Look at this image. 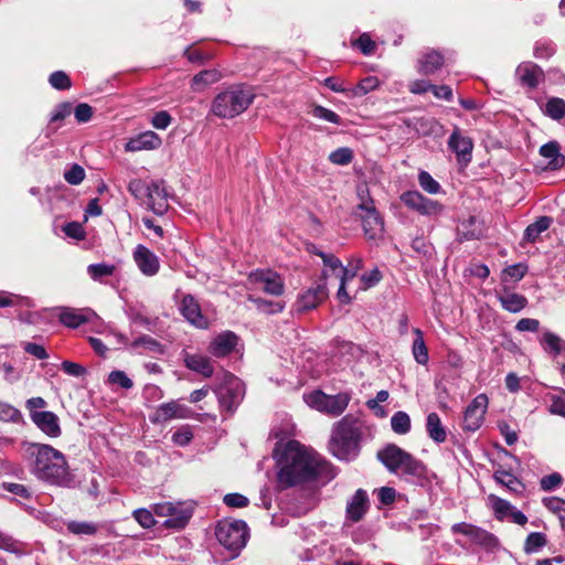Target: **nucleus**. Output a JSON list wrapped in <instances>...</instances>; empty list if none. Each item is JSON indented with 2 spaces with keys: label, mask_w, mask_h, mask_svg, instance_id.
Instances as JSON below:
<instances>
[{
  "label": "nucleus",
  "mask_w": 565,
  "mask_h": 565,
  "mask_svg": "<svg viewBox=\"0 0 565 565\" xmlns=\"http://www.w3.org/2000/svg\"><path fill=\"white\" fill-rule=\"evenodd\" d=\"M276 478L281 490L310 482L320 477L327 462L312 449L297 440H288L274 450Z\"/></svg>",
  "instance_id": "nucleus-1"
},
{
  "label": "nucleus",
  "mask_w": 565,
  "mask_h": 565,
  "mask_svg": "<svg viewBox=\"0 0 565 565\" xmlns=\"http://www.w3.org/2000/svg\"><path fill=\"white\" fill-rule=\"evenodd\" d=\"M24 456L30 472L38 480L63 488L76 487V478L62 451L46 444L28 443L24 445Z\"/></svg>",
  "instance_id": "nucleus-2"
},
{
  "label": "nucleus",
  "mask_w": 565,
  "mask_h": 565,
  "mask_svg": "<svg viewBox=\"0 0 565 565\" xmlns=\"http://www.w3.org/2000/svg\"><path fill=\"white\" fill-rule=\"evenodd\" d=\"M370 435L365 420L356 415L348 414L332 426L329 449L339 460L353 461L361 451L363 439Z\"/></svg>",
  "instance_id": "nucleus-3"
},
{
  "label": "nucleus",
  "mask_w": 565,
  "mask_h": 565,
  "mask_svg": "<svg viewBox=\"0 0 565 565\" xmlns=\"http://www.w3.org/2000/svg\"><path fill=\"white\" fill-rule=\"evenodd\" d=\"M377 459L385 468L405 481L422 488H428L437 479L426 465L395 444L377 451Z\"/></svg>",
  "instance_id": "nucleus-4"
},
{
  "label": "nucleus",
  "mask_w": 565,
  "mask_h": 565,
  "mask_svg": "<svg viewBox=\"0 0 565 565\" xmlns=\"http://www.w3.org/2000/svg\"><path fill=\"white\" fill-rule=\"evenodd\" d=\"M254 98L252 88L232 85L214 97L211 110L216 117L231 119L244 113Z\"/></svg>",
  "instance_id": "nucleus-5"
},
{
  "label": "nucleus",
  "mask_w": 565,
  "mask_h": 565,
  "mask_svg": "<svg viewBox=\"0 0 565 565\" xmlns=\"http://www.w3.org/2000/svg\"><path fill=\"white\" fill-rule=\"evenodd\" d=\"M215 535L220 544L236 556L246 545L248 527L242 520H225L217 524Z\"/></svg>",
  "instance_id": "nucleus-6"
},
{
  "label": "nucleus",
  "mask_w": 565,
  "mask_h": 565,
  "mask_svg": "<svg viewBox=\"0 0 565 565\" xmlns=\"http://www.w3.org/2000/svg\"><path fill=\"white\" fill-rule=\"evenodd\" d=\"M308 406L332 417L340 416L348 407L351 396L348 393L327 395L322 391H315L303 395Z\"/></svg>",
  "instance_id": "nucleus-7"
},
{
  "label": "nucleus",
  "mask_w": 565,
  "mask_h": 565,
  "mask_svg": "<svg viewBox=\"0 0 565 565\" xmlns=\"http://www.w3.org/2000/svg\"><path fill=\"white\" fill-rule=\"evenodd\" d=\"M154 514L167 518L163 525L168 529H183L193 515V507L188 502H161L153 507Z\"/></svg>",
  "instance_id": "nucleus-8"
},
{
  "label": "nucleus",
  "mask_w": 565,
  "mask_h": 565,
  "mask_svg": "<svg viewBox=\"0 0 565 565\" xmlns=\"http://www.w3.org/2000/svg\"><path fill=\"white\" fill-rule=\"evenodd\" d=\"M328 298L327 273L322 271L321 276L310 286L303 288L297 296L295 309L297 312H306L316 309Z\"/></svg>",
  "instance_id": "nucleus-9"
},
{
  "label": "nucleus",
  "mask_w": 565,
  "mask_h": 565,
  "mask_svg": "<svg viewBox=\"0 0 565 565\" xmlns=\"http://www.w3.org/2000/svg\"><path fill=\"white\" fill-rule=\"evenodd\" d=\"M364 235L369 239L380 238L384 232V221L374 205L371 198H362L361 203L358 205Z\"/></svg>",
  "instance_id": "nucleus-10"
},
{
  "label": "nucleus",
  "mask_w": 565,
  "mask_h": 565,
  "mask_svg": "<svg viewBox=\"0 0 565 565\" xmlns=\"http://www.w3.org/2000/svg\"><path fill=\"white\" fill-rule=\"evenodd\" d=\"M220 407L223 411L232 413L241 403L244 395L242 382L232 374L225 375V381L216 390Z\"/></svg>",
  "instance_id": "nucleus-11"
},
{
  "label": "nucleus",
  "mask_w": 565,
  "mask_h": 565,
  "mask_svg": "<svg viewBox=\"0 0 565 565\" xmlns=\"http://www.w3.org/2000/svg\"><path fill=\"white\" fill-rule=\"evenodd\" d=\"M248 284L254 288L262 289L270 296H281L285 292L284 278L271 269H256L249 273Z\"/></svg>",
  "instance_id": "nucleus-12"
},
{
  "label": "nucleus",
  "mask_w": 565,
  "mask_h": 565,
  "mask_svg": "<svg viewBox=\"0 0 565 565\" xmlns=\"http://www.w3.org/2000/svg\"><path fill=\"white\" fill-rule=\"evenodd\" d=\"M452 534H462L467 536L471 543L482 548L493 552L499 547V540L492 533L470 523L460 522L451 526Z\"/></svg>",
  "instance_id": "nucleus-13"
},
{
  "label": "nucleus",
  "mask_w": 565,
  "mask_h": 565,
  "mask_svg": "<svg viewBox=\"0 0 565 565\" xmlns=\"http://www.w3.org/2000/svg\"><path fill=\"white\" fill-rule=\"evenodd\" d=\"M488 404L489 399L486 394H479L470 402L463 413V430L476 431L481 427L488 409Z\"/></svg>",
  "instance_id": "nucleus-14"
},
{
  "label": "nucleus",
  "mask_w": 565,
  "mask_h": 565,
  "mask_svg": "<svg viewBox=\"0 0 565 565\" xmlns=\"http://www.w3.org/2000/svg\"><path fill=\"white\" fill-rule=\"evenodd\" d=\"M401 201L411 210L422 215H438L443 212V205L437 201L424 196L418 191H406L401 194Z\"/></svg>",
  "instance_id": "nucleus-15"
},
{
  "label": "nucleus",
  "mask_w": 565,
  "mask_h": 565,
  "mask_svg": "<svg viewBox=\"0 0 565 565\" xmlns=\"http://www.w3.org/2000/svg\"><path fill=\"white\" fill-rule=\"evenodd\" d=\"M488 502L497 520L504 521L510 519V521L515 524H526V515L522 511L518 510L514 505H512L509 501L498 495L489 494Z\"/></svg>",
  "instance_id": "nucleus-16"
},
{
  "label": "nucleus",
  "mask_w": 565,
  "mask_h": 565,
  "mask_svg": "<svg viewBox=\"0 0 565 565\" xmlns=\"http://www.w3.org/2000/svg\"><path fill=\"white\" fill-rule=\"evenodd\" d=\"M370 509V500L365 490L358 489L348 500L344 525L360 522Z\"/></svg>",
  "instance_id": "nucleus-17"
},
{
  "label": "nucleus",
  "mask_w": 565,
  "mask_h": 565,
  "mask_svg": "<svg viewBox=\"0 0 565 565\" xmlns=\"http://www.w3.org/2000/svg\"><path fill=\"white\" fill-rule=\"evenodd\" d=\"M448 147L456 153L460 164L467 166L471 161L473 142L470 137L462 134L460 128L455 127L452 130L448 139Z\"/></svg>",
  "instance_id": "nucleus-18"
},
{
  "label": "nucleus",
  "mask_w": 565,
  "mask_h": 565,
  "mask_svg": "<svg viewBox=\"0 0 565 565\" xmlns=\"http://www.w3.org/2000/svg\"><path fill=\"white\" fill-rule=\"evenodd\" d=\"M148 207L157 215H163L168 207V193L164 181L152 180L149 182V192L145 199Z\"/></svg>",
  "instance_id": "nucleus-19"
},
{
  "label": "nucleus",
  "mask_w": 565,
  "mask_h": 565,
  "mask_svg": "<svg viewBox=\"0 0 565 565\" xmlns=\"http://www.w3.org/2000/svg\"><path fill=\"white\" fill-rule=\"evenodd\" d=\"M134 260L141 271L147 277H153L160 269L159 257L145 245H137L132 253Z\"/></svg>",
  "instance_id": "nucleus-20"
},
{
  "label": "nucleus",
  "mask_w": 565,
  "mask_h": 565,
  "mask_svg": "<svg viewBox=\"0 0 565 565\" xmlns=\"http://www.w3.org/2000/svg\"><path fill=\"white\" fill-rule=\"evenodd\" d=\"M180 312L184 319L199 329H206L209 320L202 315L201 307L192 295H185L180 302Z\"/></svg>",
  "instance_id": "nucleus-21"
},
{
  "label": "nucleus",
  "mask_w": 565,
  "mask_h": 565,
  "mask_svg": "<svg viewBox=\"0 0 565 565\" xmlns=\"http://www.w3.org/2000/svg\"><path fill=\"white\" fill-rule=\"evenodd\" d=\"M238 343V337L230 330L223 331L211 340L207 351L215 358H224L231 354Z\"/></svg>",
  "instance_id": "nucleus-22"
},
{
  "label": "nucleus",
  "mask_w": 565,
  "mask_h": 565,
  "mask_svg": "<svg viewBox=\"0 0 565 565\" xmlns=\"http://www.w3.org/2000/svg\"><path fill=\"white\" fill-rule=\"evenodd\" d=\"M58 320L62 324L67 328L76 329L83 323L92 321L93 318H96V313L86 308V309H73L67 307H61L58 309Z\"/></svg>",
  "instance_id": "nucleus-23"
},
{
  "label": "nucleus",
  "mask_w": 565,
  "mask_h": 565,
  "mask_svg": "<svg viewBox=\"0 0 565 565\" xmlns=\"http://www.w3.org/2000/svg\"><path fill=\"white\" fill-rule=\"evenodd\" d=\"M31 420L49 437L56 438L62 434L60 419L53 412L41 411V413H32Z\"/></svg>",
  "instance_id": "nucleus-24"
},
{
  "label": "nucleus",
  "mask_w": 565,
  "mask_h": 565,
  "mask_svg": "<svg viewBox=\"0 0 565 565\" xmlns=\"http://www.w3.org/2000/svg\"><path fill=\"white\" fill-rule=\"evenodd\" d=\"M161 143L162 140L160 136L154 131L148 130L130 138L125 145V150L128 152L154 150L158 149Z\"/></svg>",
  "instance_id": "nucleus-25"
},
{
  "label": "nucleus",
  "mask_w": 565,
  "mask_h": 565,
  "mask_svg": "<svg viewBox=\"0 0 565 565\" xmlns=\"http://www.w3.org/2000/svg\"><path fill=\"white\" fill-rule=\"evenodd\" d=\"M182 359L184 365L195 372L201 374L204 377H211L214 372V366L209 356L202 353H191L188 351H182Z\"/></svg>",
  "instance_id": "nucleus-26"
},
{
  "label": "nucleus",
  "mask_w": 565,
  "mask_h": 565,
  "mask_svg": "<svg viewBox=\"0 0 565 565\" xmlns=\"http://www.w3.org/2000/svg\"><path fill=\"white\" fill-rule=\"evenodd\" d=\"M495 296L502 308L511 313L521 312L529 303L525 296L513 292L505 286Z\"/></svg>",
  "instance_id": "nucleus-27"
},
{
  "label": "nucleus",
  "mask_w": 565,
  "mask_h": 565,
  "mask_svg": "<svg viewBox=\"0 0 565 565\" xmlns=\"http://www.w3.org/2000/svg\"><path fill=\"white\" fill-rule=\"evenodd\" d=\"M515 75L523 86L535 88L543 78V71L536 64L525 62L516 67Z\"/></svg>",
  "instance_id": "nucleus-28"
},
{
  "label": "nucleus",
  "mask_w": 565,
  "mask_h": 565,
  "mask_svg": "<svg viewBox=\"0 0 565 565\" xmlns=\"http://www.w3.org/2000/svg\"><path fill=\"white\" fill-rule=\"evenodd\" d=\"M483 233L484 228L482 222L475 216L463 220L457 227V235L460 242L480 239Z\"/></svg>",
  "instance_id": "nucleus-29"
},
{
  "label": "nucleus",
  "mask_w": 565,
  "mask_h": 565,
  "mask_svg": "<svg viewBox=\"0 0 565 565\" xmlns=\"http://www.w3.org/2000/svg\"><path fill=\"white\" fill-rule=\"evenodd\" d=\"M444 56L440 52L429 50L423 53L418 60V72L423 75H431L444 65Z\"/></svg>",
  "instance_id": "nucleus-30"
},
{
  "label": "nucleus",
  "mask_w": 565,
  "mask_h": 565,
  "mask_svg": "<svg viewBox=\"0 0 565 565\" xmlns=\"http://www.w3.org/2000/svg\"><path fill=\"white\" fill-rule=\"evenodd\" d=\"M540 154L548 159L547 168L551 170L561 169L565 163V158L559 153V145L556 141H550L540 148Z\"/></svg>",
  "instance_id": "nucleus-31"
},
{
  "label": "nucleus",
  "mask_w": 565,
  "mask_h": 565,
  "mask_svg": "<svg viewBox=\"0 0 565 565\" xmlns=\"http://www.w3.org/2000/svg\"><path fill=\"white\" fill-rule=\"evenodd\" d=\"M553 218L550 216H540L535 222L527 225L523 234V241L527 243H535L540 235L547 231L552 225Z\"/></svg>",
  "instance_id": "nucleus-32"
},
{
  "label": "nucleus",
  "mask_w": 565,
  "mask_h": 565,
  "mask_svg": "<svg viewBox=\"0 0 565 565\" xmlns=\"http://www.w3.org/2000/svg\"><path fill=\"white\" fill-rule=\"evenodd\" d=\"M221 79V73L213 70H204L194 75L191 82V88L194 92H202L212 84L217 83Z\"/></svg>",
  "instance_id": "nucleus-33"
},
{
  "label": "nucleus",
  "mask_w": 565,
  "mask_h": 565,
  "mask_svg": "<svg viewBox=\"0 0 565 565\" xmlns=\"http://www.w3.org/2000/svg\"><path fill=\"white\" fill-rule=\"evenodd\" d=\"M426 430L428 436L435 443H444L447 437L445 427L441 424L440 417L437 413H429L426 418Z\"/></svg>",
  "instance_id": "nucleus-34"
},
{
  "label": "nucleus",
  "mask_w": 565,
  "mask_h": 565,
  "mask_svg": "<svg viewBox=\"0 0 565 565\" xmlns=\"http://www.w3.org/2000/svg\"><path fill=\"white\" fill-rule=\"evenodd\" d=\"M181 406L172 401L169 403L161 404L153 416L151 417L152 423H163L172 418L181 417Z\"/></svg>",
  "instance_id": "nucleus-35"
},
{
  "label": "nucleus",
  "mask_w": 565,
  "mask_h": 565,
  "mask_svg": "<svg viewBox=\"0 0 565 565\" xmlns=\"http://www.w3.org/2000/svg\"><path fill=\"white\" fill-rule=\"evenodd\" d=\"M494 480L508 488L513 493H522L524 490L523 483L511 472L499 469L493 475Z\"/></svg>",
  "instance_id": "nucleus-36"
},
{
  "label": "nucleus",
  "mask_w": 565,
  "mask_h": 565,
  "mask_svg": "<svg viewBox=\"0 0 565 565\" xmlns=\"http://www.w3.org/2000/svg\"><path fill=\"white\" fill-rule=\"evenodd\" d=\"M416 338L413 342V354L418 364L426 365L429 360L428 350L424 341L423 332L419 329H414Z\"/></svg>",
  "instance_id": "nucleus-37"
},
{
  "label": "nucleus",
  "mask_w": 565,
  "mask_h": 565,
  "mask_svg": "<svg viewBox=\"0 0 565 565\" xmlns=\"http://www.w3.org/2000/svg\"><path fill=\"white\" fill-rule=\"evenodd\" d=\"M248 300L255 305L257 310L264 313H278L285 308V303L280 301H270L260 297L248 296Z\"/></svg>",
  "instance_id": "nucleus-38"
},
{
  "label": "nucleus",
  "mask_w": 565,
  "mask_h": 565,
  "mask_svg": "<svg viewBox=\"0 0 565 565\" xmlns=\"http://www.w3.org/2000/svg\"><path fill=\"white\" fill-rule=\"evenodd\" d=\"M392 430L398 435H406L411 430V417L406 412L398 411L391 418Z\"/></svg>",
  "instance_id": "nucleus-39"
},
{
  "label": "nucleus",
  "mask_w": 565,
  "mask_h": 565,
  "mask_svg": "<svg viewBox=\"0 0 565 565\" xmlns=\"http://www.w3.org/2000/svg\"><path fill=\"white\" fill-rule=\"evenodd\" d=\"M130 347L132 349L143 348L146 351L157 353V354L163 353L162 344L150 335H142V337L135 339L130 343Z\"/></svg>",
  "instance_id": "nucleus-40"
},
{
  "label": "nucleus",
  "mask_w": 565,
  "mask_h": 565,
  "mask_svg": "<svg viewBox=\"0 0 565 565\" xmlns=\"http://www.w3.org/2000/svg\"><path fill=\"white\" fill-rule=\"evenodd\" d=\"M313 253L322 259V263L326 267L322 271L327 273V277L329 276V273L338 277V273L343 266L341 260L334 255L321 250H315Z\"/></svg>",
  "instance_id": "nucleus-41"
},
{
  "label": "nucleus",
  "mask_w": 565,
  "mask_h": 565,
  "mask_svg": "<svg viewBox=\"0 0 565 565\" xmlns=\"http://www.w3.org/2000/svg\"><path fill=\"white\" fill-rule=\"evenodd\" d=\"M545 114L554 120L565 116V100L558 97L550 98L545 104Z\"/></svg>",
  "instance_id": "nucleus-42"
},
{
  "label": "nucleus",
  "mask_w": 565,
  "mask_h": 565,
  "mask_svg": "<svg viewBox=\"0 0 565 565\" xmlns=\"http://www.w3.org/2000/svg\"><path fill=\"white\" fill-rule=\"evenodd\" d=\"M31 305L28 297L19 296L9 291L0 290V308Z\"/></svg>",
  "instance_id": "nucleus-43"
},
{
  "label": "nucleus",
  "mask_w": 565,
  "mask_h": 565,
  "mask_svg": "<svg viewBox=\"0 0 565 565\" xmlns=\"http://www.w3.org/2000/svg\"><path fill=\"white\" fill-rule=\"evenodd\" d=\"M547 543L546 536L540 532H532L527 535L524 543V552L526 554L536 553Z\"/></svg>",
  "instance_id": "nucleus-44"
},
{
  "label": "nucleus",
  "mask_w": 565,
  "mask_h": 565,
  "mask_svg": "<svg viewBox=\"0 0 565 565\" xmlns=\"http://www.w3.org/2000/svg\"><path fill=\"white\" fill-rule=\"evenodd\" d=\"M380 85V79L376 76H367L359 82V84L351 90L353 96H363L376 89Z\"/></svg>",
  "instance_id": "nucleus-45"
},
{
  "label": "nucleus",
  "mask_w": 565,
  "mask_h": 565,
  "mask_svg": "<svg viewBox=\"0 0 565 565\" xmlns=\"http://www.w3.org/2000/svg\"><path fill=\"white\" fill-rule=\"evenodd\" d=\"M115 266L105 263L92 264L87 267V273L93 280H100L114 274Z\"/></svg>",
  "instance_id": "nucleus-46"
},
{
  "label": "nucleus",
  "mask_w": 565,
  "mask_h": 565,
  "mask_svg": "<svg viewBox=\"0 0 565 565\" xmlns=\"http://www.w3.org/2000/svg\"><path fill=\"white\" fill-rule=\"evenodd\" d=\"M329 160L337 166H348L353 160V151L348 147L338 148L329 154Z\"/></svg>",
  "instance_id": "nucleus-47"
},
{
  "label": "nucleus",
  "mask_w": 565,
  "mask_h": 565,
  "mask_svg": "<svg viewBox=\"0 0 565 565\" xmlns=\"http://www.w3.org/2000/svg\"><path fill=\"white\" fill-rule=\"evenodd\" d=\"M67 530L76 535H94L98 527L92 522L72 521L67 523Z\"/></svg>",
  "instance_id": "nucleus-48"
},
{
  "label": "nucleus",
  "mask_w": 565,
  "mask_h": 565,
  "mask_svg": "<svg viewBox=\"0 0 565 565\" xmlns=\"http://www.w3.org/2000/svg\"><path fill=\"white\" fill-rule=\"evenodd\" d=\"M50 85L57 90L70 89L72 82L70 76L63 71H55L49 77Z\"/></svg>",
  "instance_id": "nucleus-49"
},
{
  "label": "nucleus",
  "mask_w": 565,
  "mask_h": 565,
  "mask_svg": "<svg viewBox=\"0 0 565 565\" xmlns=\"http://www.w3.org/2000/svg\"><path fill=\"white\" fill-rule=\"evenodd\" d=\"M128 191L135 199L145 202L149 192V182H145L141 179H132L128 183Z\"/></svg>",
  "instance_id": "nucleus-50"
},
{
  "label": "nucleus",
  "mask_w": 565,
  "mask_h": 565,
  "mask_svg": "<svg viewBox=\"0 0 565 565\" xmlns=\"http://www.w3.org/2000/svg\"><path fill=\"white\" fill-rule=\"evenodd\" d=\"M527 266L522 263L508 266L502 273V282H505L508 279L519 281L525 276Z\"/></svg>",
  "instance_id": "nucleus-51"
},
{
  "label": "nucleus",
  "mask_w": 565,
  "mask_h": 565,
  "mask_svg": "<svg viewBox=\"0 0 565 565\" xmlns=\"http://www.w3.org/2000/svg\"><path fill=\"white\" fill-rule=\"evenodd\" d=\"M541 343L545 350H550L554 354H559L562 351L561 338L551 331H545L543 333Z\"/></svg>",
  "instance_id": "nucleus-52"
},
{
  "label": "nucleus",
  "mask_w": 565,
  "mask_h": 565,
  "mask_svg": "<svg viewBox=\"0 0 565 565\" xmlns=\"http://www.w3.org/2000/svg\"><path fill=\"white\" fill-rule=\"evenodd\" d=\"M418 182L420 188L429 194H436L440 191V184L427 171L419 172Z\"/></svg>",
  "instance_id": "nucleus-53"
},
{
  "label": "nucleus",
  "mask_w": 565,
  "mask_h": 565,
  "mask_svg": "<svg viewBox=\"0 0 565 565\" xmlns=\"http://www.w3.org/2000/svg\"><path fill=\"white\" fill-rule=\"evenodd\" d=\"M108 384L117 385L125 390H130L134 386V382L127 376L124 371H111L107 380Z\"/></svg>",
  "instance_id": "nucleus-54"
},
{
  "label": "nucleus",
  "mask_w": 565,
  "mask_h": 565,
  "mask_svg": "<svg viewBox=\"0 0 565 565\" xmlns=\"http://www.w3.org/2000/svg\"><path fill=\"white\" fill-rule=\"evenodd\" d=\"M21 412L9 403L0 401V420L18 423Z\"/></svg>",
  "instance_id": "nucleus-55"
},
{
  "label": "nucleus",
  "mask_w": 565,
  "mask_h": 565,
  "mask_svg": "<svg viewBox=\"0 0 565 565\" xmlns=\"http://www.w3.org/2000/svg\"><path fill=\"white\" fill-rule=\"evenodd\" d=\"M312 115L316 118H319L321 120H324V121H328V122H331L334 125L341 124V117L337 113H334L333 110L328 109L323 106H320V105H317L313 107Z\"/></svg>",
  "instance_id": "nucleus-56"
},
{
  "label": "nucleus",
  "mask_w": 565,
  "mask_h": 565,
  "mask_svg": "<svg viewBox=\"0 0 565 565\" xmlns=\"http://www.w3.org/2000/svg\"><path fill=\"white\" fill-rule=\"evenodd\" d=\"M85 178V170L79 164L74 163L64 172V179L72 185L79 184Z\"/></svg>",
  "instance_id": "nucleus-57"
},
{
  "label": "nucleus",
  "mask_w": 565,
  "mask_h": 565,
  "mask_svg": "<svg viewBox=\"0 0 565 565\" xmlns=\"http://www.w3.org/2000/svg\"><path fill=\"white\" fill-rule=\"evenodd\" d=\"M550 412L554 415L565 417V391L559 394H553L550 397Z\"/></svg>",
  "instance_id": "nucleus-58"
},
{
  "label": "nucleus",
  "mask_w": 565,
  "mask_h": 565,
  "mask_svg": "<svg viewBox=\"0 0 565 565\" xmlns=\"http://www.w3.org/2000/svg\"><path fill=\"white\" fill-rule=\"evenodd\" d=\"M134 518L143 529H151L156 524L153 514L147 509L135 510Z\"/></svg>",
  "instance_id": "nucleus-59"
},
{
  "label": "nucleus",
  "mask_w": 565,
  "mask_h": 565,
  "mask_svg": "<svg viewBox=\"0 0 565 565\" xmlns=\"http://www.w3.org/2000/svg\"><path fill=\"white\" fill-rule=\"evenodd\" d=\"M193 438V434L188 426H183L172 435V441L181 447L190 444Z\"/></svg>",
  "instance_id": "nucleus-60"
},
{
  "label": "nucleus",
  "mask_w": 565,
  "mask_h": 565,
  "mask_svg": "<svg viewBox=\"0 0 565 565\" xmlns=\"http://www.w3.org/2000/svg\"><path fill=\"white\" fill-rule=\"evenodd\" d=\"M223 502L231 508H244L248 505L249 500L241 493H228L224 495Z\"/></svg>",
  "instance_id": "nucleus-61"
},
{
  "label": "nucleus",
  "mask_w": 565,
  "mask_h": 565,
  "mask_svg": "<svg viewBox=\"0 0 565 565\" xmlns=\"http://www.w3.org/2000/svg\"><path fill=\"white\" fill-rule=\"evenodd\" d=\"M562 480L563 478L558 472H553L551 475L544 476L541 479L540 484L544 491H551L561 486Z\"/></svg>",
  "instance_id": "nucleus-62"
},
{
  "label": "nucleus",
  "mask_w": 565,
  "mask_h": 565,
  "mask_svg": "<svg viewBox=\"0 0 565 565\" xmlns=\"http://www.w3.org/2000/svg\"><path fill=\"white\" fill-rule=\"evenodd\" d=\"M72 111V105L70 103H61L55 106L53 109L50 121L56 122L62 121L65 117H67Z\"/></svg>",
  "instance_id": "nucleus-63"
},
{
  "label": "nucleus",
  "mask_w": 565,
  "mask_h": 565,
  "mask_svg": "<svg viewBox=\"0 0 565 565\" xmlns=\"http://www.w3.org/2000/svg\"><path fill=\"white\" fill-rule=\"evenodd\" d=\"M540 329V321L533 318H522L515 324V330L519 332H536Z\"/></svg>",
  "instance_id": "nucleus-64"
}]
</instances>
